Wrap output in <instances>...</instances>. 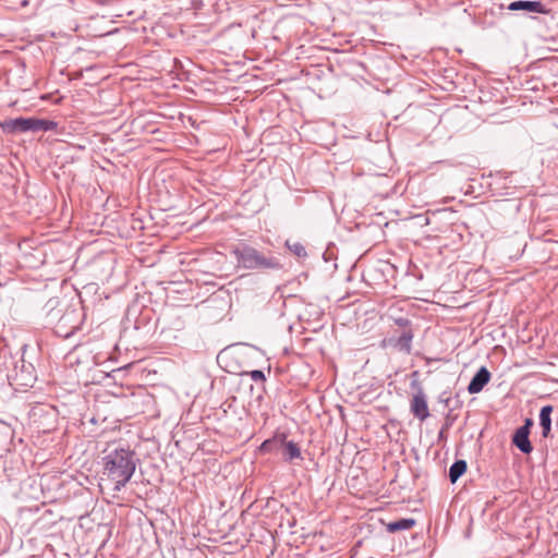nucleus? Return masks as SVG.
<instances>
[{"label": "nucleus", "instance_id": "nucleus-8", "mask_svg": "<svg viewBox=\"0 0 558 558\" xmlns=\"http://www.w3.org/2000/svg\"><path fill=\"white\" fill-rule=\"evenodd\" d=\"M530 430L526 429V426L519 427L513 437L512 442L513 445L523 453H531L533 450V447L531 445V441L529 439Z\"/></svg>", "mask_w": 558, "mask_h": 558}, {"label": "nucleus", "instance_id": "nucleus-9", "mask_svg": "<svg viewBox=\"0 0 558 558\" xmlns=\"http://www.w3.org/2000/svg\"><path fill=\"white\" fill-rule=\"evenodd\" d=\"M279 448H282V458L287 462H292L293 460H302V452L296 442L292 440L279 441Z\"/></svg>", "mask_w": 558, "mask_h": 558}, {"label": "nucleus", "instance_id": "nucleus-3", "mask_svg": "<svg viewBox=\"0 0 558 558\" xmlns=\"http://www.w3.org/2000/svg\"><path fill=\"white\" fill-rule=\"evenodd\" d=\"M0 128L7 134L26 133V132H47L57 128V123L51 120L38 118H15L0 122Z\"/></svg>", "mask_w": 558, "mask_h": 558}, {"label": "nucleus", "instance_id": "nucleus-5", "mask_svg": "<svg viewBox=\"0 0 558 558\" xmlns=\"http://www.w3.org/2000/svg\"><path fill=\"white\" fill-rule=\"evenodd\" d=\"M507 9L509 11H525L529 13H537V14H547L549 13V9L546 8L541 1H527V0H518L512 1L508 4Z\"/></svg>", "mask_w": 558, "mask_h": 558}, {"label": "nucleus", "instance_id": "nucleus-11", "mask_svg": "<svg viewBox=\"0 0 558 558\" xmlns=\"http://www.w3.org/2000/svg\"><path fill=\"white\" fill-rule=\"evenodd\" d=\"M287 438L286 433H277L274 435V437L264 440L258 450L262 453H268L275 451L277 448H279V441H283Z\"/></svg>", "mask_w": 558, "mask_h": 558}, {"label": "nucleus", "instance_id": "nucleus-10", "mask_svg": "<svg viewBox=\"0 0 558 558\" xmlns=\"http://www.w3.org/2000/svg\"><path fill=\"white\" fill-rule=\"evenodd\" d=\"M416 524V521L412 518H402L386 524V530L389 533H396L400 531L411 530Z\"/></svg>", "mask_w": 558, "mask_h": 558}, {"label": "nucleus", "instance_id": "nucleus-18", "mask_svg": "<svg viewBox=\"0 0 558 558\" xmlns=\"http://www.w3.org/2000/svg\"><path fill=\"white\" fill-rule=\"evenodd\" d=\"M533 425V421L531 418H526L523 426H526V429L530 430Z\"/></svg>", "mask_w": 558, "mask_h": 558}, {"label": "nucleus", "instance_id": "nucleus-6", "mask_svg": "<svg viewBox=\"0 0 558 558\" xmlns=\"http://www.w3.org/2000/svg\"><path fill=\"white\" fill-rule=\"evenodd\" d=\"M489 379H490L489 371L485 366H482L476 372V374L473 376V378L471 379V381L468 386L469 393L475 395V393L481 392L483 390V388L485 387V385L488 384Z\"/></svg>", "mask_w": 558, "mask_h": 558}, {"label": "nucleus", "instance_id": "nucleus-13", "mask_svg": "<svg viewBox=\"0 0 558 558\" xmlns=\"http://www.w3.org/2000/svg\"><path fill=\"white\" fill-rule=\"evenodd\" d=\"M286 246L291 253H293L299 258H304L307 256L305 246L300 242H291L290 240H287Z\"/></svg>", "mask_w": 558, "mask_h": 558}, {"label": "nucleus", "instance_id": "nucleus-19", "mask_svg": "<svg viewBox=\"0 0 558 558\" xmlns=\"http://www.w3.org/2000/svg\"><path fill=\"white\" fill-rule=\"evenodd\" d=\"M27 3H28V2H27V0H24V1L22 2V5H24V7H25Z\"/></svg>", "mask_w": 558, "mask_h": 558}, {"label": "nucleus", "instance_id": "nucleus-12", "mask_svg": "<svg viewBox=\"0 0 558 558\" xmlns=\"http://www.w3.org/2000/svg\"><path fill=\"white\" fill-rule=\"evenodd\" d=\"M466 462L464 460H457L449 469V478L454 484L466 471Z\"/></svg>", "mask_w": 558, "mask_h": 558}, {"label": "nucleus", "instance_id": "nucleus-2", "mask_svg": "<svg viewBox=\"0 0 558 558\" xmlns=\"http://www.w3.org/2000/svg\"><path fill=\"white\" fill-rule=\"evenodd\" d=\"M232 254L238 263V266L246 270H280L282 264L280 259L271 252H263L256 247L240 243L232 250Z\"/></svg>", "mask_w": 558, "mask_h": 558}, {"label": "nucleus", "instance_id": "nucleus-15", "mask_svg": "<svg viewBox=\"0 0 558 558\" xmlns=\"http://www.w3.org/2000/svg\"><path fill=\"white\" fill-rule=\"evenodd\" d=\"M250 377L254 381H265L266 380L265 374L260 369H254V371L250 372Z\"/></svg>", "mask_w": 558, "mask_h": 558}, {"label": "nucleus", "instance_id": "nucleus-1", "mask_svg": "<svg viewBox=\"0 0 558 558\" xmlns=\"http://www.w3.org/2000/svg\"><path fill=\"white\" fill-rule=\"evenodd\" d=\"M102 481H109L114 493L126 486L135 473L138 458L135 451L116 447L105 451L102 457Z\"/></svg>", "mask_w": 558, "mask_h": 558}, {"label": "nucleus", "instance_id": "nucleus-14", "mask_svg": "<svg viewBox=\"0 0 558 558\" xmlns=\"http://www.w3.org/2000/svg\"><path fill=\"white\" fill-rule=\"evenodd\" d=\"M551 412H553L551 405H545L541 409V412H539L541 425H551V418H550Z\"/></svg>", "mask_w": 558, "mask_h": 558}, {"label": "nucleus", "instance_id": "nucleus-7", "mask_svg": "<svg viewBox=\"0 0 558 558\" xmlns=\"http://www.w3.org/2000/svg\"><path fill=\"white\" fill-rule=\"evenodd\" d=\"M414 333L412 329H404L397 338H390L389 343L401 352L410 353L412 350V340Z\"/></svg>", "mask_w": 558, "mask_h": 558}, {"label": "nucleus", "instance_id": "nucleus-17", "mask_svg": "<svg viewBox=\"0 0 558 558\" xmlns=\"http://www.w3.org/2000/svg\"><path fill=\"white\" fill-rule=\"evenodd\" d=\"M542 426V435L543 437H548L550 430H551V425H541Z\"/></svg>", "mask_w": 558, "mask_h": 558}, {"label": "nucleus", "instance_id": "nucleus-16", "mask_svg": "<svg viewBox=\"0 0 558 558\" xmlns=\"http://www.w3.org/2000/svg\"><path fill=\"white\" fill-rule=\"evenodd\" d=\"M395 324L397 326H399L400 328H402V330H404V329H412L411 328V322L408 318H404V317L396 318L395 319Z\"/></svg>", "mask_w": 558, "mask_h": 558}, {"label": "nucleus", "instance_id": "nucleus-4", "mask_svg": "<svg viewBox=\"0 0 558 558\" xmlns=\"http://www.w3.org/2000/svg\"><path fill=\"white\" fill-rule=\"evenodd\" d=\"M410 410L411 413L420 421H425L429 416L426 396L420 385L411 399Z\"/></svg>", "mask_w": 558, "mask_h": 558}]
</instances>
